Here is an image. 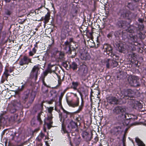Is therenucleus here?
<instances>
[{
    "label": "nucleus",
    "instance_id": "1",
    "mask_svg": "<svg viewBox=\"0 0 146 146\" xmlns=\"http://www.w3.org/2000/svg\"><path fill=\"white\" fill-rule=\"evenodd\" d=\"M35 92L31 91L25 92L22 97V101L24 103L31 104L32 103L35 97Z\"/></svg>",
    "mask_w": 146,
    "mask_h": 146
},
{
    "label": "nucleus",
    "instance_id": "2",
    "mask_svg": "<svg viewBox=\"0 0 146 146\" xmlns=\"http://www.w3.org/2000/svg\"><path fill=\"white\" fill-rule=\"evenodd\" d=\"M72 46V45L70 44V42L68 41L65 42L63 45V48L66 50V52L70 54H73L72 56L74 57L76 54V50L78 46H76L75 44Z\"/></svg>",
    "mask_w": 146,
    "mask_h": 146
},
{
    "label": "nucleus",
    "instance_id": "3",
    "mask_svg": "<svg viewBox=\"0 0 146 146\" xmlns=\"http://www.w3.org/2000/svg\"><path fill=\"white\" fill-rule=\"evenodd\" d=\"M41 68L40 64H37L33 67L30 74V79H34L36 81L37 79L38 75L40 74V69Z\"/></svg>",
    "mask_w": 146,
    "mask_h": 146
},
{
    "label": "nucleus",
    "instance_id": "4",
    "mask_svg": "<svg viewBox=\"0 0 146 146\" xmlns=\"http://www.w3.org/2000/svg\"><path fill=\"white\" fill-rule=\"evenodd\" d=\"M47 110L48 112L47 119L44 120V123L47 125L48 128L50 129L52 127V124L53 123L52 121V111L54 110L53 107H50L47 108Z\"/></svg>",
    "mask_w": 146,
    "mask_h": 146
},
{
    "label": "nucleus",
    "instance_id": "5",
    "mask_svg": "<svg viewBox=\"0 0 146 146\" xmlns=\"http://www.w3.org/2000/svg\"><path fill=\"white\" fill-rule=\"evenodd\" d=\"M127 81L129 84L131 86L137 87L140 85L139 78L138 76H129L127 78Z\"/></svg>",
    "mask_w": 146,
    "mask_h": 146
},
{
    "label": "nucleus",
    "instance_id": "6",
    "mask_svg": "<svg viewBox=\"0 0 146 146\" xmlns=\"http://www.w3.org/2000/svg\"><path fill=\"white\" fill-rule=\"evenodd\" d=\"M135 93L133 90L130 89H128L125 90L121 96V98L125 100H131V98L134 97Z\"/></svg>",
    "mask_w": 146,
    "mask_h": 146
},
{
    "label": "nucleus",
    "instance_id": "7",
    "mask_svg": "<svg viewBox=\"0 0 146 146\" xmlns=\"http://www.w3.org/2000/svg\"><path fill=\"white\" fill-rule=\"evenodd\" d=\"M126 111V108L123 106H117L113 110V113L115 115H123Z\"/></svg>",
    "mask_w": 146,
    "mask_h": 146
},
{
    "label": "nucleus",
    "instance_id": "8",
    "mask_svg": "<svg viewBox=\"0 0 146 146\" xmlns=\"http://www.w3.org/2000/svg\"><path fill=\"white\" fill-rule=\"evenodd\" d=\"M88 68L85 65L81 66L79 68L77 72L79 75L81 76H85L87 74Z\"/></svg>",
    "mask_w": 146,
    "mask_h": 146
},
{
    "label": "nucleus",
    "instance_id": "9",
    "mask_svg": "<svg viewBox=\"0 0 146 146\" xmlns=\"http://www.w3.org/2000/svg\"><path fill=\"white\" fill-rule=\"evenodd\" d=\"M20 105V103L17 102L16 101H15L9 106L10 112L12 113L15 112L17 110V108Z\"/></svg>",
    "mask_w": 146,
    "mask_h": 146
},
{
    "label": "nucleus",
    "instance_id": "10",
    "mask_svg": "<svg viewBox=\"0 0 146 146\" xmlns=\"http://www.w3.org/2000/svg\"><path fill=\"white\" fill-rule=\"evenodd\" d=\"M103 49L104 52H106L107 54L111 57H113L114 55L112 54V49L110 45L107 44H104L103 46Z\"/></svg>",
    "mask_w": 146,
    "mask_h": 146
},
{
    "label": "nucleus",
    "instance_id": "11",
    "mask_svg": "<svg viewBox=\"0 0 146 146\" xmlns=\"http://www.w3.org/2000/svg\"><path fill=\"white\" fill-rule=\"evenodd\" d=\"M31 59L26 56H24L19 62V64L21 66L24 64H28L29 63H32Z\"/></svg>",
    "mask_w": 146,
    "mask_h": 146
},
{
    "label": "nucleus",
    "instance_id": "12",
    "mask_svg": "<svg viewBox=\"0 0 146 146\" xmlns=\"http://www.w3.org/2000/svg\"><path fill=\"white\" fill-rule=\"evenodd\" d=\"M107 102L111 104H118V100L115 97L109 96L107 98Z\"/></svg>",
    "mask_w": 146,
    "mask_h": 146
},
{
    "label": "nucleus",
    "instance_id": "13",
    "mask_svg": "<svg viewBox=\"0 0 146 146\" xmlns=\"http://www.w3.org/2000/svg\"><path fill=\"white\" fill-rule=\"evenodd\" d=\"M66 102L69 106L74 108L75 107L78 106L79 104V98L78 97H77V99L75 103L73 102L72 100H69L67 98Z\"/></svg>",
    "mask_w": 146,
    "mask_h": 146
},
{
    "label": "nucleus",
    "instance_id": "14",
    "mask_svg": "<svg viewBox=\"0 0 146 146\" xmlns=\"http://www.w3.org/2000/svg\"><path fill=\"white\" fill-rule=\"evenodd\" d=\"M127 23L125 21L121 20L118 21L117 23V25L118 27L123 28H125L127 26Z\"/></svg>",
    "mask_w": 146,
    "mask_h": 146
},
{
    "label": "nucleus",
    "instance_id": "15",
    "mask_svg": "<svg viewBox=\"0 0 146 146\" xmlns=\"http://www.w3.org/2000/svg\"><path fill=\"white\" fill-rule=\"evenodd\" d=\"M121 132V128L120 127L118 126L113 128L112 133L116 135H117Z\"/></svg>",
    "mask_w": 146,
    "mask_h": 146
},
{
    "label": "nucleus",
    "instance_id": "16",
    "mask_svg": "<svg viewBox=\"0 0 146 146\" xmlns=\"http://www.w3.org/2000/svg\"><path fill=\"white\" fill-rule=\"evenodd\" d=\"M77 10L76 9H72L70 12L69 13V15H70V18L72 19L74 17L77 15Z\"/></svg>",
    "mask_w": 146,
    "mask_h": 146
},
{
    "label": "nucleus",
    "instance_id": "17",
    "mask_svg": "<svg viewBox=\"0 0 146 146\" xmlns=\"http://www.w3.org/2000/svg\"><path fill=\"white\" fill-rule=\"evenodd\" d=\"M82 136L87 141H90L91 140L90 134L87 132H84L82 133Z\"/></svg>",
    "mask_w": 146,
    "mask_h": 146
},
{
    "label": "nucleus",
    "instance_id": "18",
    "mask_svg": "<svg viewBox=\"0 0 146 146\" xmlns=\"http://www.w3.org/2000/svg\"><path fill=\"white\" fill-rule=\"evenodd\" d=\"M64 54L63 52H58L56 53V57L58 59L63 60Z\"/></svg>",
    "mask_w": 146,
    "mask_h": 146
},
{
    "label": "nucleus",
    "instance_id": "19",
    "mask_svg": "<svg viewBox=\"0 0 146 146\" xmlns=\"http://www.w3.org/2000/svg\"><path fill=\"white\" fill-rule=\"evenodd\" d=\"M80 57L83 60H89L90 58L89 55L87 53H83L80 55Z\"/></svg>",
    "mask_w": 146,
    "mask_h": 146
},
{
    "label": "nucleus",
    "instance_id": "20",
    "mask_svg": "<svg viewBox=\"0 0 146 146\" xmlns=\"http://www.w3.org/2000/svg\"><path fill=\"white\" fill-rule=\"evenodd\" d=\"M77 124L73 121L70 122V124L68 126L69 128H71L72 129L76 128L77 127Z\"/></svg>",
    "mask_w": 146,
    "mask_h": 146
},
{
    "label": "nucleus",
    "instance_id": "21",
    "mask_svg": "<svg viewBox=\"0 0 146 146\" xmlns=\"http://www.w3.org/2000/svg\"><path fill=\"white\" fill-rule=\"evenodd\" d=\"M118 48L120 51L122 52L124 51L126 49H127V48L125 44L120 43L119 45Z\"/></svg>",
    "mask_w": 146,
    "mask_h": 146
},
{
    "label": "nucleus",
    "instance_id": "22",
    "mask_svg": "<svg viewBox=\"0 0 146 146\" xmlns=\"http://www.w3.org/2000/svg\"><path fill=\"white\" fill-rule=\"evenodd\" d=\"M50 15L49 13H47V14L46 15L45 17H42V20H44V23L45 24L47 23L49 21V20L50 19Z\"/></svg>",
    "mask_w": 146,
    "mask_h": 146
},
{
    "label": "nucleus",
    "instance_id": "23",
    "mask_svg": "<svg viewBox=\"0 0 146 146\" xmlns=\"http://www.w3.org/2000/svg\"><path fill=\"white\" fill-rule=\"evenodd\" d=\"M45 136V134L41 132L36 138V140L39 142H40Z\"/></svg>",
    "mask_w": 146,
    "mask_h": 146
},
{
    "label": "nucleus",
    "instance_id": "24",
    "mask_svg": "<svg viewBox=\"0 0 146 146\" xmlns=\"http://www.w3.org/2000/svg\"><path fill=\"white\" fill-rule=\"evenodd\" d=\"M38 62L41 64V65H42L45 63V61L44 60V57L42 56H39L38 57Z\"/></svg>",
    "mask_w": 146,
    "mask_h": 146
},
{
    "label": "nucleus",
    "instance_id": "25",
    "mask_svg": "<svg viewBox=\"0 0 146 146\" xmlns=\"http://www.w3.org/2000/svg\"><path fill=\"white\" fill-rule=\"evenodd\" d=\"M17 117V115L16 114H15L9 117V121L10 122H13L16 119Z\"/></svg>",
    "mask_w": 146,
    "mask_h": 146
},
{
    "label": "nucleus",
    "instance_id": "26",
    "mask_svg": "<svg viewBox=\"0 0 146 146\" xmlns=\"http://www.w3.org/2000/svg\"><path fill=\"white\" fill-rule=\"evenodd\" d=\"M135 141L138 146H145L144 144L139 138H135Z\"/></svg>",
    "mask_w": 146,
    "mask_h": 146
},
{
    "label": "nucleus",
    "instance_id": "27",
    "mask_svg": "<svg viewBox=\"0 0 146 146\" xmlns=\"http://www.w3.org/2000/svg\"><path fill=\"white\" fill-rule=\"evenodd\" d=\"M42 112H40L38 113L37 116V119L39 122V124H41L42 123V121L41 119V118L43 117V115L42 114Z\"/></svg>",
    "mask_w": 146,
    "mask_h": 146
},
{
    "label": "nucleus",
    "instance_id": "28",
    "mask_svg": "<svg viewBox=\"0 0 146 146\" xmlns=\"http://www.w3.org/2000/svg\"><path fill=\"white\" fill-rule=\"evenodd\" d=\"M95 92H92L90 95L91 98L92 99V97L94 96L98 97V95L100 94V92L97 90H96Z\"/></svg>",
    "mask_w": 146,
    "mask_h": 146
},
{
    "label": "nucleus",
    "instance_id": "29",
    "mask_svg": "<svg viewBox=\"0 0 146 146\" xmlns=\"http://www.w3.org/2000/svg\"><path fill=\"white\" fill-rule=\"evenodd\" d=\"M54 66V65H51L50 64H48V67L46 71L48 73H51L52 72H54V71H52V67Z\"/></svg>",
    "mask_w": 146,
    "mask_h": 146
},
{
    "label": "nucleus",
    "instance_id": "30",
    "mask_svg": "<svg viewBox=\"0 0 146 146\" xmlns=\"http://www.w3.org/2000/svg\"><path fill=\"white\" fill-rule=\"evenodd\" d=\"M72 88L74 90L77 89V88L78 85V82H72Z\"/></svg>",
    "mask_w": 146,
    "mask_h": 146
},
{
    "label": "nucleus",
    "instance_id": "31",
    "mask_svg": "<svg viewBox=\"0 0 146 146\" xmlns=\"http://www.w3.org/2000/svg\"><path fill=\"white\" fill-rule=\"evenodd\" d=\"M70 68L72 69L73 70H76L77 68V65L76 63L74 62H72L71 64L70 65Z\"/></svg>",
    "mask_w": 146,
    "mask_h": 146
},
{
    "label": "nucleus",
    "instance_id": "32",
    "mask_svg": "<svg viewBox=\"0 0 146 146\" xmlns=\"http://www.w3.org/2000/svg\"><path fill=\"white\" fill-rule=\"evenodd\" d=\"M69 23L68 21H66L64 23L63 28L65 30H67L69 28Z\"/></svg>",
    "mask_w": 146,
    "mask_h": 146
},
{
    "label": "nucleus",
    "instance_id": "33",
    "mask_svg": "<svg viewBox=\"0 0 146 146\" xmlns=\"http://www.w3.org/2000/svg\"><path fill=\"white\" fill-rule=\"evenodd\" d=\"M127 27L128 28L126 30L129 33L132 32L135 29L134 27L132 25L129 26V27H128V26Z\"/></svg>",
    "mask_w": 146,
    "mask_h": 146
},
{
    "label": "nucleus",
    "instance_id": "34",
    "mask_svg": "<svg viewBox=\"0 0 146 146\" xmlns=\"http://www.w3.org/2000/svg\"><path fill=\"white\" fill-rule=\"evenodd\" d=\"M110 62H111V65L113 67H116L118 65V62L115 60H112Z\"/></svg>",
    "mask_w": 146,
    "mask_h": 146
},
{
    "label": "nucleus",
    "instance_id": "35",
    "mask_svg": "<svg viewBox=\"0 0 146 146\" xmlns=\"http://www.w3.org/2000/svg\"><path fill=\"white\" fill-rule=\"evenodd\" d=\"M144 28V25L143 24L138 25V29L140 31H143Z\"/></svg>",
    "mask_w": 146,
    "mask_h": 146
},
{
    "label": "nucleus",
    "instance_id": "36",
    "mask_svg": "<svg viewBox=\"0 0 146 146\" xmlns=\"http://www.w3.org/2000/svg\"><path fill=\"white\" fill-rule=\"evenodd\" d=\"M48 88L45 87L44 86H42V90L43 93H46L48 92Z\"/></svg>",
    "mask_w": 146,
    "mask_h": 146
},
{
    "label": "nucleus",
    "instance_id": "37",
    "mask_svg": "<svg viewBox=\"0 0 146 146\" xmlns=\"http://www.w3.org/2000/svg\"><path fill=\"white\" fill-rule=\"evenodd\" d=\"M64 118H66L67 117V115L70 114V113L65 110H64Z\"/></svg>",
    "mask_w": 146,
    "mask_h": 146
},
{
    "label": "nucleus",
    "instance_id": "38",
    "mask_svg": "<svg viewBox=\"0 0 146 146\" xmlns=\"http://www.w3.org/2000/svg\"><path fill=\"white\" fill-rule=\"evenodd\" d=\"M62 130L63 131L64 133H68L65 129V126L64 125L63 123L62 124Z\"/></svg>",
    "mask_w": 146,
    "mask_h": 146
},
{
    "label": "nucleus",
    "instance_id": "39",
    "mask_svg": "<svg viewBox=\"0 0 146 146\" xmlns=\"http://www.w3.org/2000/svg\"><path fill=\"white\" fill-rule=\"evenodd\" d=\"M131 115V114H129L128 113H125V118L127 119H131L130 117L131 116L129 115Z\"/></svg>",
    "mask_w": 146,
    "mask_h": 146
},
{
    "label": "nucleus",
    "instance_id": "40",
    "mask_svg": "<svg viewBox=\"0 0 146 146\" xmlns=\"http://www.w3.org/2000/svg\"><path fill=\"white\" fill-rule=\"evenodd\" d=\"M130 39L133 42H135L136 41V37L135 36H130Z\"/></svg>",
    "mask_w": 146,
    "mask_h": 146
},
{
    "label": "nucleus",
    "instance_id": "41",
    "mask_svg": "<svg viewBox=\"0 0 146 146\" xmlns=\"http://www.w3.org/2000/svg\"><path fill=\"white\" fill-rule=\"evenodd\" d=\"M135 104L139 108L141 109L142 108V105L140 103L137 102H135Z\"/></svg>",
    "mask_w": 146,
    "mask_h": 146
},
{
    "label": "nucleus",
    "instance_id": "42",
    "mask_svg": "<svg viewBox=\"0 0 146 146\" xmlns=\"http://www.w3.org/2000/svg\"><path fill=\"white\" fill-rule=\"evenodd\" d=\"M6 113V112H3L1 114V115L0 116V121L1 122L2 120V118L3 117V116L5 114V113Z\"/></svg>",
    "mask_w": 146,
    "mask_h": 146
},
{
    "label": "nucleus",
    "instance_id": "43",
    "mask_svg": "<svg viewBox=\"0 0 146 146\" xmlns=\"http://www.w3.org/2000/svg\"><path fill=\"white\" fill-rule=\"evenodd\" d=\"M108 61L106 62V66L107 68H109L110 67V62H110L111 60L110 59L108 60Z\"/></svg>",
    "mask_w": 146,
    "mask_h": 146
},
{
    "label": "nucleus",
    "instance_id": "44",
    "mask_svg": "<svg viewBox=\"0 0 146 146\" xmlns=\"http://www.w3.org/2000/svg\"><path fill=\"white\" fill-rule=\"evenodd\" d=\"M129 115L131 116V117H130L131 119H137V117L136 116H134L133 115Z\"/></svg>",
    "mask_w": 146,
    "mask_h": 146
},
{
    "label": "nucleus",
    "instance_id": "45",
    "mask_svg": "<svg viewBox=\"0 0 146 146\" xmlns=\"http://www.w3.org/2000/svg\"><path fill=\"white\" fill-rule=\"evenodd\" d=\"M48 73L46 71V70L45 71L43 72V74L44 76L43 78H44L47 75Z\"/></svg>",
    "mask_w": 146,
    "mask_h": 146
},
{
    "label": "nucleus",
    "instance_id": "46",
    "mask_svg": "<svg viewBox=\"0 0 146 146\" xmlns=\"http://www.w3.org/2000/svg\"><path fill=\"white\" fill-rule=\"evenodd\" d=\"M83 106H81V105H80L79 107V108L78 110L76 111V113H79L80 111H81L83 108Z\"/></svg>",
    "mask_w": 146,
    "mask_h": 146
},
{
    "label": "nucleus",
    "instance_id": "47",
    "mask_svg": "<svg viewBox=\"0 0 146 146\" xmlns=\"http://www.w3.org/2000/svg\"><path fill=\"white\" fill-rule=\"evenodd\" d=\"M58 82V84L57 86H60L61 84L62 83V81L60 78H59Z\"/></svg>",
    "mask_w": 146,
    "mask_h": 146
},
{
    "label": "nucleus",
    "instance_id": "48",
    "mask_svg": "<svg viewBox=\"0 0 146 146\" xmlns=\"http://www.w3.org/2000/svg\"><path fill=\"white\" fill-rule=\"evenodd\" d=\"M11 12L8 10H6L5 12V14L8 15H10L11 14Z\"/></svg>",
    "mask_w": 146,
    "mask_h": 146
},
{
    "label": "nucleus",
    "instance_id": "49",
    "mask_svg": "<svg viewBox=\"0 0 146 146\" xmlns=\"http://www.w3.org/2000/svg\"><path fill=\"white\" fill-rule=\"evenodd\" d=\"M69 42L70 43V44H71V42H73V43L74 42L73 41V38H70L69 39Z\"/></svg>",
    "mask_w": 146,
    "mask_h": 146
},
{
    "label": "nucleus",
    "instance_id": "50",
    "mask_svg": "<svg viewBox=\"0 0 146 146\" xmlns=\"http://www.w3.org/2000/svg\"><path fill=\"white\" fill-rule=\"evenodd\" d=\"M62 99V97H60L59 98V106H61L62 105L61 104V100Z\"/></svg>",
    "mask_w": 146,
    "mask_h": 146
},
{
    "label": "nucleus",
    "instance_id": "51",
    "mask_svg": "<svg viewBox=\"0 0 146 146\" xmlns=\"http://www.w3.org/2000/svg\"><path fill=\"white\" fill-rule=\"evenodd\" d=\"M24 86H25L24 85H23L21 86V88H20V87H19L18 88V90L19 91H22L24 88Z\"/></svg>",
    "mask_w": 146,
    "mask_h": 146
},
{
    "label": "nucleus",
    "instance_id": "52",
    "mask_svg": "<svg viewBox=\"0 0 146 146\" xmlns=\"http://www.w3.org/2000/svg\"><path fill=\"white\" fill-rule=\"evenodd\" d=\"M9 74L7 72H4V76L5 77V79H7V77L9 76Z\"/></svg>",
    "mask_w": 146,
    "mask_h": 146
},
{
    "label": "nucleus",
    "instance_id": "53",
    "mask_svg": "<svg viewBox=\"0 0 146 146\" xmlns=\"http://www.w3.org/2000/svg\"><path fill=\"white\" fill-rule=\"evenodd\" d=\"M62 64H63V66L65 68H67L68 66V64H67L66 63V62H63Z\"/></svg>",
    "mask_w": 146,
    "mask_h": 146
},
{
    "label": "nucleus",
    "instance_id": "54",
    "mask_svg": "<svg viewBox=\"0 0 146 146\" xmlns=\"http://www.w3.org/2000/svg\"><path fill=\"white\" fill-rule=\"evenodd\" d=\"M29 54L30 56H33L35 53H34V52L32 51H30Z\"/></svg>",
    "mask_w": 146,
    "mask_h": 146
},
{
    "label": "nucleus",
    "instance_id": "55",
    "mask_svg": "<svg viewBox=\"0 0 146 146\" xmlns=\"http://www.w3.org/2000/svg\"><path fill=\"white\" fill-rule=\"evenodd\" d=\"M138 21L140 23H143L144 21V20L143 19H142L141 18H139Z\"/></svg>",
    "mask_w": 146,
    "mask_h": 146
},
{
    "label": "nucleus",
    "instance_id": "56",
    "mask_svg": "<svg viewBox=\"0 0 146 146\" xmlns=\"http://www.w3.org/2000/svg\"><path fill=\"white\" fill-rule=\"evenodd\" d=\"M6 131V129L4 130L2 132V133L1 135L2 137L4 135L5 133V131Z\"/></svg>",
    "mask_w": 146,
    "mask_h": 146
},
{
    "label": "nucleus",
    "instance_id": "57",
    "mask_svg": "<svg viewBox=\"0 0 146 146\" xmlns=\"http://www.w3.org/2000/svg\"><path fill=\"white\" fill-rule=\"evenodd\" d=\"M32 51L34 52V53H35L36 51V49L35 48H34L33 49Z\"/></svg>",
    "mask_w": 146,
    "mask_h": 146
},
{
    "label": "nucleus",
    "instance_id": "58",
    "mask_svg": "<svg viewBox=\"0 0 146 146\" xmlns=\"http://www.w3.org/2000/svg\"><path fill=\"white\" fill-rule=\"evenodd\" d=\"M132 5V4L131 3H128V5L127 6L129 8H131V5Z\"/></svg>",
    "mask_w": 146,
    "mask_h": 146
},
{
    "label": "nucleus",
    "instance_id": "59",
    "mask_svg": "<svg viewBox=\"0 0 146 146\" xmlns=\"http://www.w3.org/2000/svg\"><path fill=\"white\" fill-rule=\"evenodd\" d=\"M3 28L2 25L0 24V31H1Z\"/></svg>",
    "mask_w": 146,
    "mask_h": 146
},
{
    "label": "nucleus",
    "instance_id": "60",
    "mask_svg": "<svg viewBox=\"0 0 146 146\" xmlns=\"http://www.w3.org/2000/svg\"><path fill=\"white\" fill-rule=\"evenodd\" d=\"M81 105L82 106H83L84 105V102L82 98V102Z\"/></svg>",
    "mask_w": 146,
    "mask_h": 146
},
{
    "label": "nucleus",
    "instance_id": "61",
    "mask_svg": "<svg viewBox=\"0 0 146 146\" xmlns=\"http://www.w3.org/2000/svg\"><path fill=\"white\" fill-rule=\"evenodd\" d=\"M44 86H45V87H46L47 88H48V87H50L48 86L47 85L46 83H45V84H44Z\"/></svg>",
    "mask_w": 146,
    "mask_h": 146
},
{
    "label": "nucleus",
    "instance_id": "62",
    "mask_svg": "<svg viewBox=\"0 0 146 146\" xmlns=\"http://www.w3.org/2000/svg\"><path fill=\"white\" fill-rule=\"evenodd\" d=\"M42 82L43 84L44 85V84H45V82L44 81V78H43L42 80Z\"/></svg>",
    "mask_w": 146,
    "mask_h": 146
},
{
    "label": "nucleus",
    "instance_id": "63",
    "mask_svg": "<svg viewBox=\"0 0 146 146\" xmlns=\"http://www.w3.org/2000/svg\"><path fill=\"white\" fill-rule=\"evenodd\" d=\"M53 101H50L48 102V103L49 104H51L52 103Z\"/></svg>",
    "mask_w": 146,
    "mask_h": 146
},
{
    "label": "nucleus",
    "instance_id": "64",
    "mask_svg": "<svg viewBox=\"0 0 146 146\" xmlns=\"http://www.w3.org/2000/svg\"><path fill=\"white\" fill-rule=\"evenodd\" d=\"M74 96L76 97V98H77V97H78L77 96V94H73Z\"/></svg>",
    "mask_w": 146,
    "mask_h": 146
}]
</instances>
